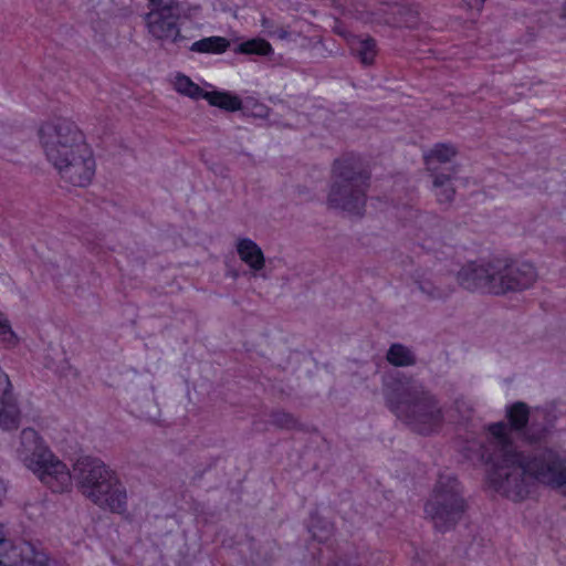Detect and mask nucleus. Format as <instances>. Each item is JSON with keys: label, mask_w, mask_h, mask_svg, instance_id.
<instances>
[{"label": "nucleus", "mask_w": 566, "mask_h": 566, "mask_svg": "<svg viewBox=\"0 0 566 566\" xmlns=\"http://www.w3.org/2000/svg\"><path fill=\"white\" fill-rule=\"evenodd\" d=\"M489 447L482 452L492 463L490 485L501 495L520 502L527 499L536 484L560 491L566 496V453L545 448L532 453L516 449L510 429L503 422L489 427Z\"/></svg>", "instance_id": "nucleus-1"}, {"label": "nucleus", "mask_w": 566, "mask_h": 566, "mask_svg": "<svg viewBox=\"0 0 566 566\" xmlns=\"http://www.w3.org/2000/svg\"><path fill=\"white\" fill-rule=\"evenodd\" d=\"M41 147L61 180L74 187H86L93 180L96 164L83 133L65 118L43 124L39 129Z\"/></svg>", "instance_id": "nucleus-2"}, {"label": "nucleus", "mask_w": 566, "mask_h": 566, "mask_svg": "<svg viewBox=\"0 0 566 566\" xmlns=\"http://www.w3.org/2000/svg\"><path fill=\"white\" fill-rule=\"evenodd\" d=\"M388 408L412 430L428 434L443 422L437 397L418 379L401 377L385 387Z\"/></svg>", "instance_id": "nucleus-3"}, {"label": "nucleus", "mask_w": 566, "mask_h": 566, "mask_svg": "<svg viewBox=\"0 0 566 566\" xmlns=\"http://www.w3.org/2000/svg\"><path fill=\"white\" fill-rule=\"evenodd\" d=\"M536 280L534 265L518 261H472L465 263L457 273V281L462 287L495 295L526 290Z\"/></svg>", "instance_id": "nucleus-4"}, {"label": "nucleus", "mask_w": 566, "mask_h": 566, "mask_svg": "<svg viewBox=\"0 0 566 566\" xmlns=\"http://www.w3.org/2000/svg\"><path fill=\"white\" fill-rule=\"evenodd\" d=\"M370 172L359 158L345 156L334 160L326 198L329 209L361 217L365 212Z\"/></svg>", "instance_id": "nucleus-5"}, {"label": "nucleus", "mask_w": 566, "mask_h": 566, "mask_svg": "<svg viewBox=\"0 0 566 566\" xmlns=\"http://www.w3.org/2000/svg\"><path fill=\"white\" fill-rule=\"evenodd\" d=\"M74 478L82 494L94 504L114 513H123L126 510V489L116 473L102 460L80 458L74 464Z\"/></svg>", "instance_id": "nucleus-6"}, {"label": "nucleus", "mask_w": 566, "mask_h": 566, "mask_svg": "<svg viewBox=\"0 0 566 566\" xmlns=\"http://www.w3.org/2000/svg\"><path fill=\"white\" fill-rule=\"evenodd\" d=\"M20 440L19 458L44 484L53 492H64L71 488L70 470L41 442L35 430L23 429Z\"/></svg>", "instance_id": "nucleus-7"}, {"label": "nucleus", "mask_w": 566, "mask_h": 566, "mask_svg": "<svg viewBox=\"0 0 566 566\" xmlns=\"http://www.w3.org/2000/svg\"><path fill=\"white\" fill-rule=\"evenodd\" d=\"M465 510L467 503L458 480L451 475H440L424 504L426 517L436 530L447 532L460 522Z\"/></svg>", "instance_id": "nucleus-8"}, {"label": "nucleus", "mask_w": 566, "mask_h": 566, "mask_svg": "<svg viewBox=\"0 0 566 566\" xmlns=\"http://www.w3.org/2000/svg\"><path fill=\"white\" fill-rule=\"evenodd\" d=\"M148 33L158 41L178 43L185 40L178 27V14L174 12V3L160 6L144 17Z\"/></svg>", "instance_id": "nucleus-9"}, {"label": "nucleus", "mask_w": 566, "mask_h": 566, "mask_svg": "<svg viewBox=\"0 0 566 566\" xmlns=\"http://www.w3.org/2000/svg\"><path fill=\"white\" fill-rule=\"evenodd\" d=\"M413 283L417 290L429 301H446L454 292L451 276L442 272L417 271Z\"/></svg>", "instance_id": "nucleus-10"}, {"label": "nucleus", "mask_w": 566, "mask_h": 566, "mask_svg": "<svg viewBox=\"0 0 566 566\" xmlns=\"http://www.w3.org/2000/svg\"><path fill=\"white\" fill-rule=\"evenodd\" d=\"M21 412L12 392L8 375L0 368V427L14 430L19 427Z\"/></svg>", "instance_id": "nucleus-11"}, {"label": "nucleus", "mask_w": 566, "mask_h": 566, "mask_svg": "<svg viewBox=\"0 0 566 566\" xmlns=\"http://www.w3.org/2000/svg\"><path fill=\"white\" fill-rule=\"evenodd\" d=\"M552 423L544 410L536 409L532 412L528 423L522 434V439L530 443L543 441L549 432Z\"/></svg>", "instance_id": "nucleus-12"}, {"label": "nucleus", "mask_w": 566, "mask_h": 566, "mask_svg": "<svg viewBox=\"0 0 566 566\" xmlns=\"http://www.w3.org/2000/svg\"><path fill=\"white\" fill-rule=\"evenodd\" d=\"M237 252L240 260L254 272L261 271L265 266L264 254L253 240L249 238L239 239L237 242Z\"/></svg>", "instance_id": "nucleus-13"}, {"label": "nucleus", "mask_w": 566, "mask_h": 566, "mask_svg": "<svg viewBox=\"0 0 566 566\" xmlns=\"http://www.w3.org/2000/svg\"><path fill=\"white\" fill-rule=\"evenodd\" d=\"M507 419L511 430L516 431L521 437L528 423L532 412L524 402H515L507 408Z\"/></svg>", "instance_id": "nucleus-14"}, {"label": "nucleus", "mask_w": 566, "mask_h": 566, "mask_svg": "<svg viewBox=\"0 0 566 566\" xmlns=\"http://www.w3.org/2000/svg\"><path fill=\"white\" fill-rule=\"evenodd\" d=\"M203 98L208 101L211 106H216L228 112H235L242 108L240 97L228 92H206Z\"/></svg>", "instance_id": "nucleus-15"}, {"label": "nucleus", "mask_w": 566, "mask_h": 566, "mask_svg": "<svg viewBox=\"0 0 566 566\" xmlns=\"http://www.w3.org/2000/svg\"><path fill=\"white\" fill-rule=\"evenodd\" d=\"M389 364L398 367L413 366L416 364L415 354L401 344H392L386 355Z\"/></svg>", "instance_id": "nucleus-16"}, {"label": "nucleus", "mask_w": 566, "mask_h": 566, "mask_svg": "<svg viewBox=\"0 0 566 566\" xmlns=\"http://www.w3.org/2000/svg\"><path fill=\"white\" fill-rule=\"evenodd\" d=\"M230 42L222 36H209L196 41L191 45V51L200 52V53H213L220 54L227 51Z\"/></svg>", "instance_id": "nucleus-17"}, {"label": "nucleus", "mask_w": 566, "mask_h": 566, "mask_svg": "<svg viewBox=\"0 0 566 566\" xmlns=\"http://www.w3.org/2000/svg\"><path fill=\"white\" fill-rule=\"evenodd\" d=\"M436 197L440 203H449L453 200L455 190L451 185V175L432 174Z\"/></svg>", "instance_id": "nucleus-18"}, {"label": "nucleus", "mask_w": 566, "mask_h": 566, "mask_svg": "<svg viewBox=\"0 0 566 566\" xmlns=\"http://www.w3.org/2000/svg\"><path fill=\"white\" fill-rule=\"evenodd\" d=\"M352 49L361 64L368 66L374 63L377 55V46L375 40L370 38L359 39L353 43Z\"/></svg>", "instance_id": "nucleus-19"}, {"label": "nucleus", "mask_w": 566, "mask_h": 566, "mask_svg": "<svg viewBox=\"0 0 566 566\" xmlns=\"http://www.w3.org/2000/svg\"><path fill=\"white\" fill-rule=\"evenodd\" d=\"M457 155V149L450 144H437L426 155V163L428 165V169L433 171L432 163H448Z\"/></svg>", "instance_id": "nucleus-20"}, {"label": "nucleus", "mask_w": 566, "mask_h": 566, "mask_svg": "<svg viewBox=\"0 0 566 566\" xmlns=\"http://www.w3.org/2000/svg\"><path fill=\"white\" fill-rule=\"evenodd\" d=\"M28 562L8 539L0 544V566H28Z\"/></svg>", "instance_id": "nucleus-21"}, {"label": "nucleus", "mask_w": 566, "mask_h": 566, "mask_svg": "<svg viewBox=\"0 0 566 566\" xmlns=\"http://www.w3.org/2000/svg\"><path fill=\"white\" fill-rule=\"evenodd\" d=\"M175 90L186 96L198 99L203 98L205 91L188 76L178 74L174 82Z\"/></svg>", "instance_id": "nucleus-22"}, {"label": "nucleus", "mask_w": 566, "mask_h": 566, "mask_svg": "<svg viewBox=\"0 0 566 566\" xmlns=\"http://www.w3.org/2000/svg\"><path fill=\"white\" fill-rule=\"evenodd\" d=\"M237 51L242 54L270 55L273 49L268 41L253 39L241 43Z\"/></svg>", "instance_id": "nucleus-23"}, {"label": "nucleus", "mask_w": 566, "mask_h": 566, "mask_svg": "<svg viewBox=\"0 0 566 566\" xmlns=\"http://www.w3.org/2000/svg\"><path fill=\"white\" fill-rule=\"evenodd\" d=\"M0 343L6 348H13L19 344L18 335L12 331L7 316L0 312Z\"/></svg>", "instance_id": "nucleus-24"}, {"label": "nucleus", "mask_w": 566, "mask_h": 566, "mask_svg": "<svg viewBox=\"0 0 566 566\" xmlns=\"http://www.w3.org/2000/svg\"><path fill=\"white\" fill-rule=\"evenodd\" d=\"M271 422L276 427L286 429L294 427L296 423L291 415L283 411L273 412L271 417Z\"/></svg>", "instance_id": "nucleus-25"}, {"label": "nucleus", "mask_w": 566, "mask_h": 566, "mask_svg": "<svg viewBox=\"0 0 566 566\" xmlns=\"http://www.w3.org/2000/svg\"><path fill=\"white\" fill-rule=\"evenodd\" d=\"M455 409L461 415L462 418H469L471 412L473 411V405L471 400L460 397L454 401Z\"/></svg>", "instance_id": "nucleus-26"}, {"label": "nucleus", "mask_w": 566, "mask_h": 566, "mask_svg": "<svg viewBox=\"0 0 566 566\" xmlns=\"http://www.w3.org/2000/svg\"><path fill=\"white\" fill-rule=\"evenodd\" d=\"M333 533V525L326 523L322 531H318L317 526H313V536L317 538L319 542L327 541Z\"/></svg>", "instance_id": "nucleus-27"}, {"label": "nucleus", "mask_w": 566, "mask_h": 566, "mask_svg": "<svg viewBox=\"0 0 566 566\" xmlns=\"http://www.w3.org/2000/svg\"><path fill=\"white\" fill-rule=\"evenodd\" d=\"M329 566H357V565L356 564H349L347 562L340 560V562H336V563H334V564H332Z\"/></svg>", "instance_id": "nucleus-28"}, {"label": "nucleus", "mask_w": 566, "mask_h": 566, "mask_svg": "<svg viewBox=\"0 0 566 566\" xmlns=\"http://www.w3.org/2000/svg\"><path fill=\"white\" fill-rule=\"evenodd\" d=\"M28 566H44L42 560L28 562Z\"/></svg>", "instance_id": "nucleus-29"}, {"label": "nucleus", "mask_w": 566, "mask_h": 566, "mask_svg": "<svg viewBox=\"0 0 566 566\" xmlns=\"http://www.w3.org/2000/svg\"><path fill=\"white\" fill-rule=\"evenodd\" d=\"M6 541H7V539H6V537H4L3 528H2V526L0 525V544H1L2 542H6Z\"/></svg>", "instance_id": "nucleus-30"}, {"label": "nucleus", "mask_w": 566, "mask_h": 566, "mask_svg": "<svg viewBox=\"0 0 566 566\" xmlns=\"http://www.w3.org/2000/svg\"><path fill=\"white\" fill-rule=\"evenodd\" d=\"M484 0H473V3L471 6L480 7L483 3Z\"/></svg>", "instance_id": "nucleus-31"}, {"label": "nucleus", "mask_w": 566, "mask_h": 566, "mask_svg": "<svg viewBox=\"0 0 566 566\" xmlns=\"http://www.w3.org/2000/svg\"><path fill=\"white\" fill-rule=\"evenodd\" d=\"M149 1H150L151 3H154V4H158V6H160V4L164 2V0H149Z\"/></svg>", "instance_id": "nucleus-32"}, {"label": "nucleus", "mask_w": 566, "mask_h": 566, "mask_svg": "<svg viewBox=\"0 0 566 566\" xmlns=\"http://www.w3.org/2000/svg\"><path fill=\"white\" fill-rule=\"evenodd\" d=\"M563 14H564V17H566V0H565V2L563 4Z\"/></svg>", "instance_id": "nucleus-33"}, {"label": "nucleus", "mask_w": 566, "mask_h": 566, "mask_svg": "<svg viewBox=\"0 0 566 566\" xmlns=\"http://www.w3.org/2000/svg\"><path fill=\"white\" fill-rule=\"evenodd\" d=\"M452 174H457V169L454 167L452 168Z\"/></svg>", "instance_id": "nucleus-34"}]
</instances>
